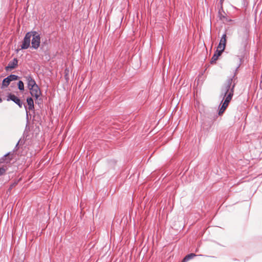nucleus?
Returning <instances> with one entry per match:
<instances>
[{
  "mask_svg": "<svg viewBox=\"0 0 262 262\" xmlns=\"http://www.w3.org/2000/svg\"><path fill=\"white\" fill-rule=\"evenodd\" d=\"M234 76L235 75L229 78L222 86L221 97L223 98V100L230 93L231 94V98H232L235 87V83H233Z\"/></svg>",
  "mask_w": 262,
  "mask_h": 262,
  "instance_id": "nucleus-1",
  "label": "nucleus"
},
{
  "mask_svg": "<svg viewBox=\"0 0 262 262\" xmlns=\"http://www.w3.org/2000/svg\"><path fill=\"white\" fill-rule=\"evenodd\" d=\"M32 33L31 45L32 47L35 49H37L40 46V37L39 34L36 31L31 32Z\"/></svg>",
  "mask_w": 262,
  "mask_h": 262,
  "instance_id": "nucleus-2",
  "label": "nucleus"
},
{
  "mask_svg": "<svg viewBox=\"0 0 262 262\" xmlns=\"http://www.w3.org/2000/svg\"><path fill=\"white\" fill-rule=\"evenodd\" d=\"M32 36V33L30 32H28L24 39L22 45L21 46V48L22 49H28L30 45V41L31 38Z\"/></svg>",
  "mask_w": 262,
  "mask_h": 262,
  "instance_id": "nucleus-3",
  "label": "nucleus"
},
{
  "mask_svg": "<svg viewBox=\"0 0 262 262\" xmlns=\"http://www.w3.org/2000/svg\"><path fill=\"white\" fill-rule=\"evenodd\" d=\"M6 100L8 101L10 100L13 101L14 103L17 104L20 108L23 107V103L21 102L19 98H18L14 94H9L7 96Z\"/></svg>",
  "mask_w": 262,
  "mask_h": 262,
  "instance_id": "nucleus-4",
  "label": "nucleus"
},
{
  "mask_svg": "<svg viewBox=\"0 0 262 262\" xmlns=\"http://www.w3.org/2000/svg\"><path fill=\"white\" fill-rule=\"evenodd\" d=\"M231 100V94L228 95L226 98H225V101L223 103L221 107L220 108V110L219 112V114L221 115L225 111L226 108L227 107L229 103Z\"/></svg>",
  "mask_w": 262,
  "mask_h": 262,
  "instance_id": "nucleus-5",
  "label": "nucleus"
},
{
  "mask_svg": "<svg viewBox=\"0 0 262 262\" xmlns=\"http://www.w3.org/2000/svg\"><path fill=\"white\" fill-rule=\"evenodd\" d=\"M29 90L32 96L35 97L36 99H38L41 94L40 90L38 85L35 86L34 88L33 87Z\"/></svg>",
  "mask_w": 262,
  "mask_h": 262,
  "instance_id": "nucleus-6",
  "label": "nucleus"
},
{
  "mask_svg": "<svg viewBox=\"0 0 262 262\" xmlns=\"http://www.w3.org/2000/svg\"><path fill=\"white\" fill-rule=\"evenodd\" d=\"M226 34H224L222 35L220 43L217 46V49H219L221 51H224L226 47Z\"/></svg>",
  "mask_w": 262,
  "mask_h": 262,
  "instance_id": "nucleus-7",
  "label": "nucleus"
},
{
  "mask_svg": "<svg viewBox=\"0 0 262 262\" xmlns=\"http://www.w3.org/2000/svg\"><path fill=\"white\" fill-rule=\"evenodd\" d=\"M26 79L27 82L28 88L29 89L34 88L35 86H37L35 81L32 78L30 75L26 76Z\"/></svg>",
  "mask_w": 262,
  "mask_h": 262,
  "instance_id": "nucleus-8",
  "label": "nucleus"
},
{
  "mask_svg": "<svg viewBox=\"0 0 262 262\" xmlns=\"http://www.w3.org/2000/svg\"><path fill=\"white\" fill-rule=\"evenodd\" d=\"M18 61L16 58H14L12 60L10 61L8 65L6 67V70L8 71L15 68L17 65Z\"/></svg>",
  "mask_w": 262,
  "mask_h": 262,
  "instance_id": "nucleus-9",
  "label": "nucleus"
},
{
  "mask_svg": "<svg viewBox=\"0 0 262 262\" xmlns=\"http://www.w3.org/2000/svg\"><path fill=\"white\" fill-rule=\"evenodd\" d=\"M13 158V154H11L10 152L6 154L2 159V162H6L8 163L11 161Z\"/></svg>",
  "mask_w": 262,
  "mask_h": 262,
  "instance_id": "nucleus-10",
  "label": "nucleus"
},
{
  "mask_svg": "<svg viewBox=\"0 0 262 262\" xmlns=\"http://www.w3.org/2000/svg\"><path fill=\"white\" fill-rule=\"evenodd\" d=\"M27 102L28 105V109L33 110L34 108L33 100L31 97L27 99Z\"/></svg>",
  "mask_w": 262,
  "mask_h": 262,
  "instance_id": "nucleus-11",
  "label": "nucleus"
},
{
  "mask_svg": "<svg viewBox=\"0 0 262 262\" xmlns=\"http://www.w3.org/2000/svg\"><path fill=\"white\" fill-rule=\"evenodd\" d=\"M195 256H196V255L193 253H191V254H188L184 258V259L183 260V262H186Z\"/></svg>",
  "mask_w": 262,
  "mask_h": 262,
  "instance_id": "nucleus-12",
  "label": "nucleus"
},
{
  "mask_svg": "<svg viewBox=\"0 0 262 262\" xmlns=\"http://www.w3.org/2000/svg\"><path fill=\"white\" fill-rule=\"evenodd\" d=\"M10 82L11 81L9 79L8 77H6L3 81V86L5 87H7L9 85Z\"/></svg>",
  "mask_w": 262,
  "mask_h": 262,
  "instance_id": "nucleus-13",
  "label": "nucleus"
},
{
  "mask_svg": "<svg viewBox=\"0 0 262 262\" xmlns=\"http://www.w3.org/2000/svg\"><path fill=\"white\" fill-rule=\"evenodd\" d=\"M17 85L18 88L20 91H23L24 90V85L22 81H19Z\"/></svg>",
  "mask_w": 262,
  "mask_h": 262,
  "instance_id": "nucleus-14",
  "label": "nucleus"
},
{
  "mask_svg": "<svg viewBox=\"0 0 262 262\" xmlns=\"http://www.w3.org/2000/svg\"><path fill=\"white\" fill-rule=\"evenodd\" d=\"M8 78L11 81H12L17 80L18 77L15 75H10V76H8Z\"/></svg>",
  "mask_w": 262,
  "mask_h": 262,
  "instance_id": "nucleus-15",
  "label": "nucleus"
},
{
  "mask_svg": "<svg viewBox=\"0 0 262 262\" xmlns=\"http://www.w3.org/2000/svg\"><path fill=\"white\" fill-rule=\"evenodd\" d=\"M217 59H218L217 56H216V55L214 54L213 55L212 58H211V63H215Z\"/></svg>",
  "mask_w": 262,
  "mask_h": 262,
  "instance_id": "nucleus-16",
  "label": "nucleus"
},
{
  "mask_svg": "<svg viewBox=\"0 0 262 262\" xmlns=\"http://www.w3.org/2000/svg\"><path fill=\"white\" fill-rule=\"evenodd\" d=\"M223 52V51H221L219 49H217L215 53L214 54L216 55L219 57L221 55Z\"/></svg>",
  "mask_w": 262,
  "mask_h": 262,
  "instance_id": "nucleus-17",
  "label": "nucleus"
},
{
  "mask_svg": "<svg viewBox=\"0 0 262 262\" xmlns=\"http://www.w3.org/2000/svg\"><path fill=\"white\" fill-rule=\"evenodd\" d=\"M5 172V169L4 168H0V176L3 175Z\"/></svg>",
  "mask_w": 262,
  "mask_h": 262,
  "instance_id": "nucleus-18",
  "label": "nucleus"
},
{
  "mask_svg": "<svg viewBox=\"0 0 262 262\" xmlns=\"http://www.w3.org/2000/svg\"><path fill=\"white\" fill-rule=\"evenodd\" d=\"M25 107L26 108V112H27V107L26 106H25Z\"/></svg>",
  "mask_w": 262,
  "mask_h": 262,
  "instance_id": "nucleus-19",
  "label": "nucleus"
},
{
  "mask_svg": "<svg viewBox=\"0 0 262 262\" xmlns=\"http://www.w3.org/2000/svg\"><path fill=\"white\" fill-rule=\"evenodd\" d=\"M2 100L1 98H0V103L2 102Z\"/></svg>",
  "mask_w": 262,
  "mask_h": 262,
  "instance_id": "nucleus-20",
  "label": "nucleus"
},
{
  "mask_svg": "<svg viewBox=\"0 0 262 262\" xmlns=\"http://www.w3.org/2000/svg\"><path fill=\"white\" fill-rule=\"evenodd\" d=\"M238 60H241L239 58H237Z\"/></svg>",
  "mask_w": 262,
  "mask_h": 262,
  "instance_id": "nucleus-21",
  "label": "nucleus"
},
{
  "mask_svg": "<svg viewBox=\"0 0 262 262\" xmlns=\"http://www.w3.org/2000/svg\"><path fill=\"white\" fill-rule=\"evenodd\" d=\"M224 1V0H221V2H223V1Z\"/></svg>",
  "mask_w": 262,
  "mask_h": 262,
  "instance_id": "nucleus-22",
  "label": "nucleus"
}]
</instances>
